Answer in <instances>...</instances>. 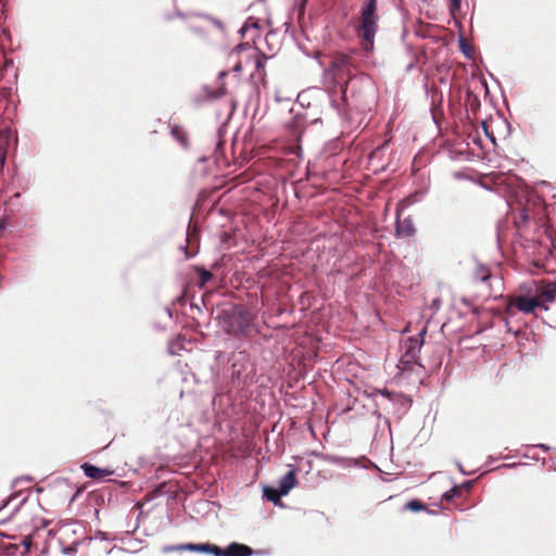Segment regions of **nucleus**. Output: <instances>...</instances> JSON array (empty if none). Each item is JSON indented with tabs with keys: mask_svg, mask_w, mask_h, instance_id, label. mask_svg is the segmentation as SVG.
I'll return each instance as SVG.
<instances>
[{
	"mask_svg": "<svg viewBox=\"0 0 556 556\" xmlns=\"http://www.w3.org/2000/svg\"><path fill=\"white\" fill-rule=\"evenodd\" d=\"M355 64L351 55L337 53L324 75L333 86L341 88L340 99L329 94L331 109L338 114L344 131H361L367 122L366 113L371 111L374 93L366 77L354 74Z\"/></svg>",
	"mask_w": 556,
	"mask_h": 556,
	"instance_id": "nucleus-1",
	"label": "nucleus"
},
{
	"mask_svg": "<svg viewBox=\"0 0 556 556\" xmlns=\"http://www.w3.org/2000/svg\"><path fill=\"white\" fill-rule=\"evenodd\" d=\"M377 0H365L359 10L361 26L358 36L364 40V50L374 49L375 36L378 30Z\"/></svg>",
	"mask_w": 556,
	"mask_h": 556,
	"instance_id": "nucleus-2",
	"label": "nucleus"
},
{
	"mask_svg": "<svg viewBox=\"0 0 556 556\" xmlns=\"http://www.w3.org/2000/svg\"><path fill=\"white\" fill-rule=\"evenodd\" d=\"M376 404L387 412H393L397 415L405 414L412 405L409 397L402 393L393 392L388 389H376L372 392Z\"/></svg>",
	"mask_w": 556,
	"mask_h": 556,
	"instance_id": "nucleus-3",
	"label": "nucleus"
},
{
	"mask_svg": "<svg viewBox=\"0 0 556 556\" xmlns=\"http://www.w3.org/2000/svg\"><path fill=\"white\" fill-rule=\"evenodd\" d=\"M427 333V327H424L417 337H409L402 345L403 354L399 362V369L404 371L412 364L417 363L421 346L425 342V336Z\"/></svg>",
	"mask_w": 556,
	"mask_h": 556,
	"instance_id": "nucleus-4",
	"label": "nucleus"
},
{
	"mask_svg": "<svg viewBox=\"0 0 556 556\" xmlns=\"http://www.w3.org/2000/svg\"><path fill=\"white\" fill-rule=\"evenodd\" d=\"M509 306H515L519 312L523 314H531L535 308H541V303L535 295L532 286L530 285L527 289V294L515 296L510 302Z\"/></svg>",
	"mask_w": 556,
	"mask_h": 556,
	"instance_id": "nucleus-5",
	"label": "nucleus"
},
{
	"mask_svg": "<svg viewBox=\"0 0 556 556\" xmlns=\"http://www.w3.org/2000/svg\"><path fill=\"white\" fill-rule=\"evenodd\" d=\"M531 286L535 295L540 300L541 308L547 311L548 307L545 303H551L556 300V279L554 281H532Z\"/></svg>",
	"mask_w": 556,
	"mask_h": 556,
	"instance_id": "nucleus-6",
	"label": "nucleus"
},
{
	"mask_svg": "<svg viewBox=\"0 0 556 556\" xmlns=\"http://www.w3.org/2000/svg\"><path fill=\"white\" fill-rule=\"evenodd\" d=\"M255 316L248 308L240 307L235 315V320L238 326V330L241 334L248 336L254 325Z\"/></svg>",
	"mask_w": 556,
	"mask_h": 556,
	"instance_id": "nucleus-7",
	"label": "nucleus"
},
{
	"mask_svg": "<svg viewBox=\"0 0 556 556\" xmlns=\"http://www.w3.org/2000/svg\"><path fill=\"white\" fill-rule=\"evenodd\" d=\"M81 469L86 477L93 479V480H101L108 476H111L113 473L112 470L106 468H100L92 464L85 463L81 465Z\"/></svg>",
	"mask_w": 556,
	"mask_h": 556,
	"instance_id": "nucleus-8",
	"label": "nucleus"
},
{
	"mask_svg": "<svg viewBox=\"0 0 556 556\" xmlns=\"http://www.w3.org/2000/svg\"><path fill=\"white\" fill-rule=\"evenodd\" d=\"M207 543H186V544H178V545H166L163 547L164 553H170L175 551H190V552H200V553H206Z\"/></svg>",
	"mask_w": 556,
	"mask_h": 556,
	"instance_id": "nucleus-9",
	"label": "nucleus"
},
{
	"mask_svg": "<svg viewBox=\"0 0 556 556\" xmlns=\"http://www.w3.org/2000/svg\"><path fill=\"white\" fill-rule=\"evenodd\" d=\"M395 232L397 237H412L415 235L416 229L412 217H406L403 220L397 219L395 226Z\"/></svg>",
	"mask_w": 556,
	"mask_h": 556,
	"instance_id": "nucleus-10",
	"label": "nucleus"
},
{
	"mask_svg": "<svg viewBox=\"0 0 556 556\" xmlns=\"http://www.w3.org/2000/svg\"><path fill=\"white\" fill-rule=\"evenodd\" d=\"M295 484H296L295 471L293 469H291L285 476H282L279 480L278 489L280 490V494L287 495Z\"/></svg>",
	"mask_w": 556,
	"mask_h": 556,
	"instance_id": "nucleus-11",
	"label": "nucleus"
},
{
	"mask_svg": "<svg viewBox=\"0 0 556 556\" xmlns=\"http://www.w3.org/2000/svg\"><path fill=\"white\" fill-rule=\"evenodd\" d=\"M252 554L251 547L237 542H232L226 547V556H251Z\"/></svg>",
	"mask_w": 556,
	"mask_h": 556,
	"instance_id": "nucleus-12",
	"label": "nucleus"
},
{
	"mask_svg": "<svg viewBox=\"0 0 556 556\" xmlns=\"http://www.w3.org/2000/svg\"><path fill=\"white\" fill-rule=\"evenodd\" d=\"M328 462L332 465L342 467V468H349L352 466H355L357 464V460L350 457H343V456H328Z\"/></svg>",
	"mask_w": 556,
	"mask_h": 556,
	"instance_id": "nucleus-13",
	"label": "nucleus"
},
{
	"mask_svg": "<svg viewBox=\"0 0 556 556\" xmlns=\"http://www.w3.org/2000/svg\"><path fill=\"white\" fill-rule=\"evenodd\" d=\"M263 495L267 501L271 502L274 505L280 504L281 496H285L283 494H280L279 489H276L274 486H265L263 489Z\"/></svg>",
	"mask_w": 556,
	"mask_h": 556,
	"instance_id": "nucleus-14",
	"label": "nucleus"
},
{
	"mask_svg": "<svg viewBox=\"0 0 556 556\" xmlns=\"http://www.w3.org/2000/svg\"><path fill=\"white\" fill-rule=\"evenodd\" d=\"M170 134L172 136L184 147H188V137L186 131L178 125H173L170 127Z\"/></svg>",
	"mask_w": 556,
	"mask_h": 556,
	"instance_id": "nucleus-15",
	"label": "nucleus"
},
{
	"mask_svg": "<svg viewBox=\"0 0 556 556\" xmlns=\"http://www.w3.org/2000/svg\"><path fill=\"white\" fill-rule=\"evenodd\" d=\"M404 508L408 509L410 511H414V513L426 510L428 514H433V511L428 509L427 506L418 500H412V501L407 502L405 504Z\"/></svg>",
	"mask_w": 556,
	"mask_h": 556,
	"instance_id": "nucleus-16",
	"label": "nucleus"
},
{
	"mask_svg": "<svg viewBox=\"0 0 556 556\" xmlns=\"http://www.w3.org/2000/svg\"><path fill=\"white\" fill-rule=\"evenodd\" d=\"M458 45H459V50L460 52L467 58V59H471L472 58V54H471V48L470 46L466 42V40L464 39L463 36H459L458 38Z\"/></svg>",
	"mask_w": 556,
	"mask_h": 556,
	"instance_id": "nucleus-17",
	"label": "nucleus"
},
{
	"mask_svg": "<svg viewBox=\"0 0 556 556\" xmlns=\"http://www.w3.org/2000/svg\"><path fill=\"white\" fill-rule=\"evenodd\" d=\"M477 280L486 281L490 278V271L486 267L480 265L475 274Z\"/></svg>",
	"mask_w": 556,
	"mask_h": 556,
	"instance_id": "nucleus-18",
	"label": "nucleus"
},
{
	"mask_svg": "<svg viewBox=\"0 0 556 556\" xmlns=\"http://www.w3.org/2000/svg\"><path fill=\"white\" fill-rule=\"evenodd\" d=\"M206 553L211 554L213 556H226V548L223 549V548L218 547L217 545L207 543Z\"/></svg>",
	"mask_w": 556,
	"mask_h": 556,
	"instance_id": "nucleus-19",
	"label": "nucleus"
},
{
	"mask_svg": "<svg viewBox=\"0 0 556 556\" xmlns=\"http://www.w3.org/2000/svg\"><path fill=\"white\" fill-rule=\"evenodd\" d=\"M459 494V488L457 485L453 486L451 490L446 491L442 495V500L446 502L453 501Z\"/></svg>",
	"mask_w": 556,
	"mask_h": 556,
	"instance_id": "nucleus-20",
	"label": "nucleus"
},
{
	"mask_svg": "<svg viewBox=\"0 0 556 556\" xmlns=\"http://www.w3.org/2000/svg\"><path fill=\"white\" fill-rule=\"evenodd\" d=\"M199 276H200V283H201V286H204L213 277V275L208 270H206L204 268H201L199 270Z\"/></svg>",
	"mask_w": 556,
	"mask_h": 556,
	"instance_id": "nucleus-21",
	"label": "nucleus"
},
{
	"mask_svg": "<svg viewBox=\"0 0 556 556\" xmlns=\"http://www.w3.org/2000/svg\"><path fill=\"white\" fill-rule=\"evenodd\" d=\"M424 197H425V192L424 191H418V192L407 197L406 201L408 202V204H414V203L422 200Z\"/></svg>",
	"mask_w": 556,
	"mask_h": 556,
	"instance_id": "nucleus-22",
	"label": "nucleus"
},
{
	"mask_svg": "<svg viewBox=\"0 0 556 556\" xmlns=\"http://www.w3.org/2000/svg\"><path fill=\"white\" fill-rule=\"evenodd\" d=\"M529 220V214L527 212V210H522L520 213H519V219L516 220V225L517 227H520L521 225H526Z\"/></svg>",
	"mask_w": 556,
	"mask_h": 556,
	"instance_id": "nucleus-23",
	"label": "nucleus"
},
{
	"mask_svg": "<svg viewBox=\"0 0 556 556\" xmlns=\"http://www.w3.org/2000/svg\"><path fill=\"white\" fill-rule=\"evenodd\" d=\"M204 17L206 20H208L214 26H216L219 30L224 31V25H223V22L215 18V17H212V16H208V15H204Z\"/></svg>",
	"mask_w": 556,
	"mask_h": 556,
	"instance_id": "nucleus-24",
	"label": "nucleus"
},
{
	"mask_svg": "<svg viewBox=\"0 0 556 556\" xmlns=\"http://www.w3.org/2000/svg\"><path fill=\"white\" fill-rule=\"evenodd\" d=\"M462 0H450L451 12L458 11L460 9Z\"/></svg>",
	"mask_w": 556,
	"mask_h": 556,
	"instance_id": "nucleus-25",
	"label": "nucleus"
},
{
	"mask_svg": "<svg viewBox=\"0 0 556 556\" xmlns=\"http://www.w3.org/2000/svg\"><path fill=\"white\" fill-rule=\"evenodd\" d=\"M388 144V142H384L383 144H381L380 147H378L376 150H374L370 154V159H375L378 156V154H380L382 152V150L384 149V147Z\"/></svg>",
	"mask_w": 556,
	"mask_h": 556,
	"instance_id": "nucleus-26",
	"label": "nucleus"
},
{
	"mask_svg": "<svg viewBox=\"0 0 556 556\" xmlns=\"http://www.w3.org/2000/svg\"><path fill=\"white\" fill-rule=\"evenodd\" d=\"M472 483H473V481L468 480V481L463 482L458 488H464V489L469 490L472 486Z\"/></svg>",
	"mask_w": 556,
	"mask_h": 556,
	"instance_id": "nucleus-27",
	"label": "nucleus"
},
{
	"mask_svg": "<svg viewBox=\"0 0 556 556\" xmlns=\"http://www.w3.org/2000/svg\"><path fill=\"white\" fill-rule=\"evenodd\" d=\"M255 67L257 71H264V63L261 59H257L256 62H255Z\"/></svg>",
	"mask_w": 556,
	"mask_h": 556,
	"instance_id": "nucleus-28",
	"label": "nucleus"
},
{
	"mask_svg": "<svg viewBox=\"0 0 556 556\" xmlns=\"http://www.w3.org/2000/svg\"><path fill=\"white\" fill-rule=\"evenodd\" d=\"M63 552L66 555H74L76 553V548L75 547H66V548H64Z\"/></svg>",
	"mask_w": 556,
	"mask_h": 556,
	"instance_id": "nucleus-29",
	"label": "nucleus"
},
{
	"mask_svg": "<svg viewBox=\"0 0 556 556\" xmlns=\"http://www.w3.org/2000/svg\"><path fill=\"white\" fill-rule=\"evenodd\" d=\"M7 227V218L0 217V231L4 230Z\"/></svg>",
	"mask_w": 556,
	"mask_h": 556,
	"instance_id": "nucleus-30",
	"label": "nucleus"
},
{
	"mask_svg": "<svg viewBox=\"0 0 556 556\" xmlns=\"http://www.w3.org/2000/svg\"><path fill=\"white\" fill-rule=\"evenodd\" d=\"M457 467H458L459 471H460L463 475H465V476H469V475H471V472L466 471V470H465V468H463V466H462L459 463H457Z\"/></svg>",
	"mask_w": 556,
	"mask_h": 556,
	"instance_id": "nucleus-31",
	"label": "nucleus"
},
{
	"mask_svg": "<svg viewBox=\"0 0 556 556\" xmlns=\"http://www.w3.org/2000/svg\"><path fill=\"white\" fill-rule=\"evenodd\" d=\"M241 70H242V66H241V64H240V63H239V64H236V65L233 66V71H235V72H241Z\"/></svg>",
	"mask_w": 556,
	"mask_h": 556,
	"instance_id": "nucleus-32",
	"label": "nucleus"
},
{
	"mask_svg": "<svg viewBox=\"0 0 556 556\" xmlns=\"http://www.w3.org/2000/svg\"><path fill=\"white\" fill-rule=\"evenodd\" d=\"M538 447H540V448H542V450H544V451H548V448H549V447H548L547 445H545V444H539V445H538Z\"/></svg>",
	"mask_w": 556,
	"mask_h": 556,
	"instance_id": "nucleus-33",
	"label": "nucleus"
},
{
	"mask_svg": "<svg viewBox=\"0 0 556 556\" xmlns=\"http://www.w3.org/2000/svg\"><path fill=\"white\" fill-rule=\"evenodd\" d=\"M245 45H247V43H240V45H238V46L236 47V50H243V48H244V46H245Z\"/></svg>",
	"mask_w": 556,
	"mask_h": 556,
	"instance_id": "nucleus-34",
	"label": "nucleus"
},
{
	"mask_svg": "<svg viewBox=\"0 0 556 556\" xmlns=\"http://www.w3.org/2000/svg\"><path fill=\"white\" fill-rule=\"evenodd\" d=\"M226 75H227V72L222 71L218 76L220 79H223Z\"/></svg>",
	"mask_w": 556,
	"mask_h": 556,
	"instance_id": "nucleus-35",
	"label": "nucleus"
},
{
	"mask_svg": "<svg viewBox=\"0 0 556 556\" xmlns=\"http://www.w3.org/2000/svg\"><path fill=\"white\" fill-rule=\"evenodd\" d=\"M165 312L169 317H172V309L169 307H166Z\"/></svg>",
	"mask_w": 556,
	"mask_h": 556,
	"instance_id": "nucleus-36",
	"label": "nucleus"
},
{
	"mask_svg": "<svg viewBox=\"0 0 556 556\" xmlns=\"http://www.w3.org/2000/svg\"><path fill=\"white\" fill-rule=\"evenodd\" d=\"M20 195H21V193H20V192H17V193H15V194H14V197H15V198H18Z\"/></svg>",
	"mask_w": 556,
	"mask_h": 556,
	"instance_id": "nucleus-37",
	"label": "nucleus"
}]
</instances>
